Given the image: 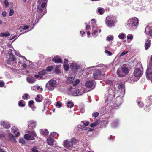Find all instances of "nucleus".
Listing matches in <instances>:
<instances>
[{"mask_svg": "<svg viewBox=\"0 0 152 152\" xmlns=\"http://www.w3.org/2000/svg\"><path fill=\"white\" fill-rule=\"evenodd\" d=\"M118 87V91L115 90V88H108L105 94L104 99L105 103L107 105L105 107L100 108L99 110L100 114L103 115L106 113H109L114 108L118 107L121 102L118 100H121L125 93V87L124 83L119 82L115 85Z\"/></svg>", "mask_w": 152, "mask_h": 152, "instance_id": "obj_1", "label": "nucleus"}, {"mask_svg": "<svg viewBox=\"0 0 152 152\" xmlns=\"http://www.w3.org/2000/svg\"><path fill=\"white\" fill-rule=\"evenodd\" d=\"M47 1L48 0H38L39 4L37 5V14H36V18L37 19L39 20L42 17L46 12Z\"/></svg>", "mask_w": 152, "mask_h": 152, "instance_id": "obj_2", "label": "nucleus"}, {"mask_svg": "<svg viewBox=\"0 0 152 152\" xmlns=\"http://www.w3.org/2000/svg\"><path fill=\"white\" fill-rule=\"evenodd\" d=\"M138 25V20L136 17L129 19L126 23V26L128 29L131 30H134Z\"/></svg>", "mask_w": 152, "mask_h": 152, "instance_id": "obj_3", "label": "nucleus"}, {"mask_svg": "<svg viewBox=\"0 0 152 152\" xmlns=\"http://www.w3.org/2000/svg\"><path fill=\"white\" fill-rule=\"evenodd\" d=\"M105 22L107 26L111 28L114 26L117 22L116 18L113 15L108 16L106 17Z\"/></svg>", "mask_w": 152, "mask_h": 152, "instance_id": "obj_4", "label": "nucleus"}, {"mask_svg": "<svg viewBox=\"0 0 152 152\" xmlns=\"http://www.w3.org/2000/svg\"><path fill=\"white\" fill-rule=\"evenodd\" d=\"M57 86L56 81L53 79L49 80L46 85V88L49 91L53 90Z\"/></svg>", "mask_w": 152, "mask_h": 152, "instance_id": "obj_5", "label": "nucleus"}, {"mask_svg": "<svg viewBox=\"0 0 152 152\" xmlns=\"http://www.w3.org/2000/svg\"><path fill=\"white\" fill-rule=\"evenodd\" d=\"M129 72L127 68L125 66H122L119 68L117 71V74L119 77H124L127 75Z\"/></svg>", "mask_w": 152, "mask_h": 152, "instance_id": "obj_6", "label": "nucleus"}, {"mask_svg": "<svg viewBox=\"0 0 152 152\" xmlns=\"http://www.w3.org/2000/svg\"><path fill=\"white\" fill-rule=\"evenodd\" d=\"M76 142V140L74 138L72 139L70 141H68L67 140H66L64 141L63 146L69 149H72L74 145L75 144Z\"/></svg>", "mask_w": 152, "mask_h": 152, "instance_id": "obj_7", "label": "nucleus"}, {"mask_svg": "<svg viewBox=\"0 0 152 152\" xmlns=\"http://www.w3.org/2000/svg\"><path fill=\"white\" fill-rule=\"evenodd\" d=\"M142 72L139 68L135 69L133 72L134 76L136 77V79H133V80L134 81H137L142 75Z\"/></svg>", "mask_w": 152, "mask_h": 152, "instance_id": "obj_8", "label": "nucleus"}, {"mask_svg": "<svg viewBox=\"0 0 152 152\" xmlns=\"http://www.w3.org/2000/svg\"><path fill=\"white\" fill-rule=\"evenodd\" d=\"M22 60L23 61V62L20 60L19 61L18 63L19 64H22V66L23 68L26 69L27 67V65L29 63V65L30 66L32 64V62L29 60H27L25 57H22Z\"/></svg>", "mask_w": 152, "mask_h": 152, "instance_id": "obj_9", "label": "nucleus"}, {"mask_svg": "<svg viewBox=\"0 0 152 152\" xmlns=\"http://www.w3.org/2000/svg\"><path fill=\"white\" fill-rule=\"evenodd\" d=\"M80 67V65L78 63H72L70 66V68L71 70L75 73L79 69Z\"/></svg>", "mask_w": 152, "mask_h": 152, "instance_id": "obj_10", "label": "nucleus"}, {"mask_svg": "<svg viewBox=\"0 0 152 152\" xmlns=\"http://www.w3.org/2000/svg\"><path fill=\"white\" fill-rule=\"evenodd\" d=\"M92 32L91 33V35L95 38L98 35L97 33L99 30V28L97 27V25L95 24V23L94 22L92 25Z\"/></svg>", "mask_w": 152, "mask_h": 152, "instance_id": "obj_11", "label": "nucleus"}, {"mask_svg": "<svg viewBox=\"0 0 152 152\" xmlns=\"http://www.w3.org/2000/svg\"><path fill=\"white\" fill-rule=\"evenodd\" d=\"M85 86L88 88H90L93 89L95 87V84L93 81L88 80L85 83Z\"/></svg>", "mask_w": 152, "mask_h": 152, "instance_id": "obj_12", "label": "nucleus"}, {"mask_svg": "<svg viewBox=\"0 0 152 152\" xmlns=\"http://www.w3.org/2000/svg\"><path fill=\"white\" fill-rule=\"evenodd\" d=\"M146 75V78L148 80L151 79L152 78V69H151L149 67H148Z\"/></svg>", "mask_w": 152, "mask_h": 152, "instance_id": "obj_13", "label": "nucleus"}, {"mask_svg": "<svg viewBox=\"0 0 152 152\" xmlns=\"http://www.w3.org/2000/svg\"><path fill=\"white\" fill-rule=\"evenodd\" d=\"M28 128L31 130L33 129L36 126V122L34 120H31L28 122Z\"/></svg>", "mask_w": 152, "mask_h": 152, "instance_id": "obj_14", "label": "nucleus"}, {"mask_svg": "<svg viewBox=\"0 0 152 152\" xmlns=\"http://www.w3.org/2000/svg\"><path fill=\"white\" fill-rule=\"evenodd\" d=\"M101 75V71L99 70H96L93 74V78L95 79H97Z\"/></svg>", "mask_w": 152, "mask_h": 152, "instance_id": "obj_15", "label": "nucleus"}, {"mask_svg": "<svg viewBox=\"0 0 152 152\" xmlns=\"http://www.w3.org/2000/svg\"><path fill=\"white\" fill-rule=\"evenodd\" d=\"M11 130V133H13L14 134H15L16 137H17L20 135V132H18V129L15 126L12 127Z\"/></svg>", "mask_w": 152, "mask_h": 152, "instance_id": "obj_16", "label": "nucleus"}, {"mask_svg": "<svg viewBox=\"0 0 152 152\" xmlns=\"http://www.w3.org/2000/svg\"><path fill=\"white\" fill-rule=\"evenodd\" d=\"M1 126H3L4 128L8 129L10 127V124L9 122L1 121Z\"/></svg>", "mask_w": 152, "mask_h": 152, "instance_id": "obj_17", "label": "nucleus"}, {"mask_svg": "<svg viewBox=\"0 0 152 152\" xmlns=\"http://www.w3.org/2000/svg\"><path fill=\"white\" fill-rule=\"evenodd\" d=\"M145 41V49L147 50L150 46L151 40H150V38L148 37L146 39Z\"/></svg>", "mask_w": 152, "mask_h": 152, "instance_id": "obj_18", "label": "nucleus"}, {"mask_svg": "<svg viewBox=\"0 0 152 152\" xmlns=\"http://www.w3.org/2000/svg\"><path fill=\"white\" fill-rule=\"evenodd\" d=\"M75 75L76 73H75L69 75L67 79L68 82L69 83L72 82V81L74 80Z\"/></svg>", "mask_w": 152, "mask_h": 152, "instance_id": "obj_19", "label": "nucleus"}, {"mask_svg": "<svg viewBox=\"0 0 152 152\" xmlns=\"http://www.w3.org/2000/svg\"><path fill=\"white\" fill-rule=\"evenodd\" d=\"M47 141L48 144L50 145L53 146L54 144V139L53 138H51L49 136L47 139Z\"/></svg>", "mask_w": 152, "mask_h": 152, "instance_id": "obj_20", "label": "nucleus"}, {"mask_svg": "<svg viewBox=\"0 0 152 152\" xmlns=\"http://www.w3.org/2000/svg\"><path fill=\"white\" fill-rule=\"evenodd\" d=\"M26 80L27 81L30 83H34L36 80V79L33 77H27Z\"/></svg>", "mask_w": 152, "mask_h": 152, "instance_id": "obj_21", "label": "nucleus"}, {"mask_svg": "<svg viewBox=\"0 0 152 152\" xmlns=\"http://www.w3.org/2000/svg\"><path fill=\"white\" fill-rule=\"evenodd\" d=\"M72 95L73 96H79L81 95V94L80 92L79 89H76L74 91H73Z\"/></svg>", "mask_w": 152, "mask_h": 152, "instance_id": "obj_22", "label": "nucleus"}, {"mask_svg": "<svg viewBox=\"0 0 152 152\" xmlns=\"http://www.w3.org/2000/svg\"><path fill=\"white\" fill-rule=\"evenodd\" d=\"M119 121L116 119L111 124V126L112 127L115 128L118 127L119 125Z\"/></svg>", "mask_w": 152, "mask_h": 152, "instance_id": "obj_23", "label": "nucleus"}, {"mask_svg": "<svg viewBox=\"0 0 152 152\" xmlns=\"http://www.w3.org/2000/svg\"><path fill=\"white\" fill-rule=\"evenodd\" d=\"M9 139L10 141L13 142H16V139L15 138L14 136H13L12 134H10L8 135Z\"/></svg>", "mask_w": 152, "mask_h": 152, "instance_id": "obj_24", "label": "nucleus"}, {"mask_svg": "<svg viewBox=\"0 0 152 152\" xmlns=\"http://www.w3.org/2000/svg\"><path fill=\"white\" fill-rule=\"evenodd\" d=\"M49 132L48 130L46 129H41L40 130V133L41 134L45 136L48 134Z\"/></svg>", "mask_w": 152, "mask_h": 152, "instance_id": "obj_25", "label": "nucleus"}, {"mask_svg": "<svg viewBox=\"0 0 152 152\" xmlns=\"http://www.w3.org/2000/svg\"><path fill=\"white\" fill-rule=\"evenodd\" d=\"M58 56H55L52 59V61L55 63H60L62 62V61L61 58H58Z\"/></svg>", "mask_w": 152, "mask_h": 152, "instance_id": "obj_26", "label": "nucleus"}, {"mask_svg": "<svg viewBox=\"0 0 152 152\" xmlns=\"http://www.w3.org/2000/svg\"><path fill=\"white\" fill-rule=\"evenodd\" d=\"M61 66L60 65L56 66L55 69V72L56 74H59L61 73L60 68Z\"/></svg>", "mask_w": 152, "mask_h": 152, "instance_id": "obj_27", "label": "nucleus"}, {"mask_svg": "<svg viewBox=\"0 0 152 152\" xmlns=\"http://www.w3.org/2000/svg\"><path fill=\"white\" fill-rule=\"evenodd\" d=\"M80 92L82 95L83 94L86 92H87L89 91V90H88L85 88L82 87L81 89H79Z\"/></svg>", "mask_w": 152, "mask_h": 152, "instance_id": "obj_28", "label": "nucleus"}, {"mask_svg": "<svg viewBox=\"0 0 152 152\" xmlns=\"http://www.w3.org/2000/svg\"><path fill=\"white\" fill-rule=\"evenodd\" d=\"M10 35V34L8 31H7L5 33H1L0 34V37H7Z\"/></svg>", "mask_w": 152, "mask_h": 152, "instance_id": "obj_29", "label": "nucleus"}, {"mask_svg": "<svg viewBox=\"0 0 152 152\" xmlns=\"http://www.w3.org/2000/svg\"><path fill=\"white\" fill-rule=\"evenodd\" d=\"M18 104L19 107H23L25 106V102L23 100H20Z\"/></svg>", "mask_w": 152, "mask_h": 152, "instance_id": "obj_30", "label": "nucleus"}, {"mask_svg": "<svg viewBox=\"0 0 152 152\" xmlns=\"http://www.w3.org/2000/svg\"><path fill=\"white\" fill-rule=\"evenodd\" d=\"M136 102L140 108H142L143 107L144 104L141 101L138 100H137Z\"/></svg>", "mask_w": 152, "mask_h": 152, "instance_id": "obj_31", "label": "nucleus"}, {"mask_svg": "<svg viewBox=\"0 0 152 152\" xmlns=\"http://www.w3.org/2000/svg\"><path fill=\"white\" fill-rule=\"evenodd\" d=\"M118 37L119 39L123 40L125 38L126 35L125 33H123L120 34Z\"/></svg>", "mask_w": 152, "mask_h": 152, "instance_id": "obj_32", "label": "nucleus"}, {"mask_svg": "<svg viewBox=\"0 0 152 152\" xmlns=\"http://www.w3.org/2000/svg\"><path fill=\"white\" fill-rule=\"evenodd\" d=\"M9 59L11 61H15L16 60V58L14 56H13L12 54H10L9 55Z\"/></svg>", "mask_w": 152, "mask_h": 152, "instance_id": "obj_33", "label": "nucleus"}, {"mask_svg": "<svg viewBox=\"0 0 152 152\" xmlns=\"http://www.w3.org/2000/svg\"><path fill=\"white\" fill-rule=\"evenodd\" d=\"M98 12L100 15H102L104 12V9L102 8H99L98 9Z\"/></svg>", "mask_w": 152, "mask_h": 152, "instance_id": "obj_34", "label": "nucleus"}, {"mask_svg": "<svg viewBox=\"0 0 152 152\" xmlns=\"http://www.w3.org/2000/svg\"><path fill=\"white\" fill-rule=\"evenodd\" d=\"M74 106V104L72 102H71L70 101H69L67 102V106L68 108H72Z\"/></svg>", "mask_w": 152, "mask_h": 152, "instance_id": "obj_35", "label": "nucleus"}, {"mask_svg": "<svg viewBox=\"0 0 152 152\" xmlns=\"http://www.w3.org/2000/svg\"><path fill=\"white\" fill-rule=\"evenodd\" d=\"M80 82V81L79 79H77L75 82H73L72 85L74 87L77 86L79 84Z\"/></svg>", "mask_w": 152, "mask_h": 152, "instance_id": "obj_36", "label": "nucleus"}, {"mask_svg": "<svg viewBox=\"0 0 152 152\" xmlns=\"http://www.w3.org/2000/svg\"><path fill=\"white\" fill-rule=\"evenodd\" d=\"M53 69V66H50L47 67L46 69V72H51Z\"/></svg>", "mask_w": 152, "mask_h": 152, "instance_id": "obj_37", "label": "nucleus"}, {"mask_svg": "<svg viewBox=\"0 0 152 152\" xmlns=\"http://www.w3.org/2000/svg\"><path fill=\"white\" fill-rule=\"evenodd\" d=\"M47 74L46 70L45 69L43 70L38 72V74L39 75H45V74Z\"/></svg>", "mask_w": 152, "mask_h": 152, "instance_id": "obj_38", "label": "nucleus"}, {"mask_svg": "<svg viewBox=\"0 0 152 152\" xmlns=\"http://www.w3.org/2000/svg\"><path fill=\"white\" fill-rule=\"evenodd\" d=\"M114 39L113 36V35H110L107 37L106 40L109 41H111Z\"/></svg>", "mask_w": 152, "mask_h": 152, "instance_id": "obj_39", "label": "nucleus"}, {"mask_svg": "<svg viewBox=\"0 0 152 152\" xmlns=\"http://www.w3.org/2000/svg\"><path fill=\"white\" fill-rule=\"evenodd\" d=\"M41 96L40 95H37V97L35 98V100L37 102H41V100H40V96Z\"/></svg>", "mask_w": 152, "mask_h": 152, "instance_id": "obj_40", "label": "nucleus"}, {"mask_svg": "<svg viewBox=\"0 0 152 152\" xmlns=\"http://www.w3.org/2000/svg\"><path fill=\"white\" fill-rule=\"evenodd\" d=\"M38 148L37 147L34 146L31 149V152H38Z\"/></svg>", "mask_w": 152, "mask_h": 152, "instance_id": "obj_41", "label": "nucleus"}, {"mask_svg": "<svg viewBox=\"0 0 152 152\" xmlns=\"http://www.w3.org/2000/svg\"><path fill=\"white\" fill-rule=\"evenodd\" d=\"M133 36L131 34H129L127 36V40H132L133 39Z\"/></svg>", "mask_w": 152, "mask_h": 152, "instance_id": "obj_42", "label": "nucleus"}, {"mask_svg": "<svg viewBox=\"0 0 152 152\" xmlns=\"http://www.w3.org/2000/svg\"><path fill=\"white\" fill-rule=\"evenodd\" d=\"M57 134L55 132H53L51 133L50 136L51 138H55L57 136Z\"/></svg>", "mask_w": 152, "mask_h": 152, "instance_id": "obj_43", "label": "nucleus"}, {"mask_svg": "<svg viewBox=\"0 0 152 152\" xmlns=\"http://www.w3.org/2000/svg\"><path fill=\"white\" fill-rule=\"evenodd\" d=\"M28 133L34 137H36L37 136L36 133L34 130L29 131L28 132Z\"/></svg>", "mask_w": 152, "mask_h": 152, "instance_id": "obj_44", "label": "nucleus"}, {"mask_svg": "<svg viewBox=\"0 0 152 152\" xmlns=\"http://www.w3.org/2000/svg\"><path fill=\"white\" fill-rule=\"evenodd\" d=\"M98 124V121H96L94 123H91L90 124V126L91 127H95Z\"/></svg>", "mask_w": 152, "mask_h": 152, "instance_id": "obj_45", "label": "nucleus"}, {"mask_svg": "<svg viewBox=\"0 0 152 152\" xmlns=\"http://www.w3.org/2000/svg\"><path fill=\"white\" fill-rule=\"evenodd\" d=\"M150 26H147L145 29V32L146 34H148V32L149 33V31L150 30Z\"/></svg>", "mask_w": 152, "mask_h": 152, "instance_id": "obj_46", "label": "nucleus"}, {"mask_svg": "<svg viewBox=\"0 0 152 152\" xmlns=\"http://www.w3.org/2000/svg\"><path fill=\"white\" fill-rule=\"evenodd\" d=\"M103 64H99L98 65L96 66H93L91 67H90L88 68V69H91V68H93L95 67H102L103 66Z\"/></svg>", "mask_w": 152, "mask_h": 152, "instance_id": "obj_47", "label": "nucleus"}, {"mask_svg": "<svg viewBox=\"0 0 152 152\" xmlns=\"http://www.w3.org/2000/svg\"><path fill=\"white\" fill-rule=\"evenodd\" d=\"M64 68L66 71H68L69 69V66L66 64H64L63 65Z\"/></svg>", "mask_w": 152, "mask_h": 152, "instance_id": "obj_48", "label": "nucleus"}, {"mask_svg": "<svg viewBox=\"0 0 152 152\" xmlns=\"http://www.w3.org/2000/svg\"><path fill=\"white\" fill-rule=\"evenodd\" d=\"M34 78H37L38 79H42L43 77L41 75H39V74L37 75H35L34 76Z\"/></svg>", "mask_w": 152, "mask_h": 152, "instance_id": "obj_49", "label": "nucleus"}, {"mask_svg": "<svg viewBox=\"0 0 152 152\" xmlns=\"http://www.w3.org/2000/svg\"><path fill=\"white\" fill-rule=\"evenodd\" d=\"M128 52V51L126 52L123 51L121 53L119 54V56L120 57H121L123 56L126 54Z\"/></svg>", "mask_w": 152, "mask_h": 152, "instance_id": "obj_50", "label": "nucleus"}, {"mask_svg": "<svg viewBox=\"0 0 152 152\" xmlns=\"http://www.w3.org/2000/svg\"><path fill=\"white\" fill-rule=\"evenodd\" d=\"M29 96V94H28L26 93L24 95L22 96V98L23 99H27Z\"/></svg>", "mask_w": 152, "mask_h": 152, "instance_id": "obj_51", "label": "nucleus"}, {"mask_svg": "<svg viewBox=\"0 0 152 152\" xmlns=\"http://www.w3.org/2000/svg\"><path fill=\"white\" fill-rule=\"evenodd\" d=\"M56 106L58 108H60L62 106L61 103L59 102H56Z\"/></svg>", "mask_w": 152, "mask_h": 152, "instance_id": "obj_52", "label": "nucleus"}, {"mask_svg": "<svg viewBox=\"0 0 152 152\" xmlns=\"http://www.w3.org/2000/svg\"><path fill=\"white\" fill-rule=\"evenodd\" d=\"M99 115V113L95 112L92 113V115L94 117H96L98 116Z\"/></svg>", "mask_w": 152, "mask_h": 152, "instance_id": "obj_53", "label": "nucleus"}, {"mask_svg": "<svg viewBox=\"0 0 152 152\" xmlns=\"http://www.w3.org/2000/svg\"><path fill=\"white\" fill-rule=\"evenodd\" d=\"M4 0V3L5 5V6L6 7H8L9 5V3L7 1V0Z\"/></svg>", "mask_w": 152, "mask_h": 152, "instance_id": "obj_54", "label": "nucleus"}, {"mask_svg": "<svg viewBox=\"0 0 152 152\" xmlns=\"http://www.w3.org/2000/svg\"><path fill=\"white\" fill-rule=\"evenodd\" d=\"M15 54L16 55H17V56H18L19 57H20L22 59V57H23L24 56H21V54H20V53H19L18 52H16L15 50Z\"/></svg>", "mask_w": 152, "mask_h": 152, "instance_id": "obj_55", "label": "nucleus"}, {"mask_svg": "<svg viewBox=\"0 0 152 152\" xmlns=\"http://www.w3.org/2000/svg\"><path fill=\"white\" fill-rule=\"evenodd\" d=\"M19 142L23 144L25 143L24 139L23 138H20L19 139Z\"/></svg>", "mask_w": 152, "mask_h": 152, "instance_id": "obj_56", "label": "nucleus"}, {"mask_svg": "<svg viewBox=\"0 0 152 152\" xmlns=\"http://www.w3.org/2000/svg\"><path fill=\"white\" fill-rule=\"evenodd\" d=\"M12 65L15 67H18V65H17V62H15V61L12 62Z\"/></svg>", "mask_w": 152, "mask_h": 152, "instance_id": "obj_57", "label": "nucleus"}, {"mask_svg": "<svg viewBox=\"0 0 152 152\" xmlns=\"http://www.w3.org/2000/svg\"><path fill=\"white\" fill-rule=\"evenodd\" d=\"M30 137V134H26L24 136V138L27 140H29V137Z\"/></svg>", "mask_w": 152, "mask_h": 152, "instance_id": "obj_58", "label": "nucleus"}, {"mask_svg": "<svg viewBox=\"0 0 152 152\" xmlns=\"http://www.w3.org/2000/svg\"><path fill=\"white\" fill-rule=\"evenodd\" d=\"M4 85V82L2 80L0 81V87H2Z\"/></svg>", "mask_w": 152, "mask_h": 152, "instance_id": "obj_59", "label": "nucleus"}, {"mask_svg": "<svg viewBox=\"0 0 152 152\" xmlns=\"http://www.w3.org/2000/svg\"><path fill=\"white\" fill-rule=\"evenodd\" d=\"M14 13V11L13 9H11L10 10L9 15L10 16L12 15Z\"/></svg>", "mask_w": 152, "mask_h": 152, "instance_id": "obj_60", "label": "nucleus"}, {"mask_svg": "<svg viewBox=\"0 0 152 152\" xmlns=\"http://www.w3.org/2000/svg\"><path fill=\"white\" fill-rule=\"evenodd\" d=\"M145 110L147 111H149L150 110V107L149 106L147 105L144 108Z\"/></svg>", "mask_w": 152, "mask_h": 152, "instance_id": "obj_61", "label": "nucleus"}, {"mask_svg": "<svg viewBox=\"0 0 152 152\" xmlns=\"http://www.w3.org/2000/svg\"><path fill=\"white\" fill-rule=\"evenodd\" d=\"M106 83L108 84L111 86L113 84V82L111 80H108L106 81Z\"/></svg>", "mask_w": 152, "mask_h": 152, "instance_id": "obj_62", "label": "nucleus"}, {"mask_svg": "<svg viewBox=\"0 0 152 152\" xmlns=\"http://www.w3.org/2000/svg\"><path fill=\"white\" fill-rule=\"evenodd\" d=\"M34 102L33 100H31L29 101L28 104L29 106H31L33 105Z\"/></svg>", "mask_w": 152, "mask_h": 152, "instance_id": "obj_63", "label": "nucleus"}, {"mask_svg": "<svg viewBox=\"0 0 152 152\" xmlns=\"http://www.w3.org/2000/svg\"><path fill=\"white\" fill-rule=\"evenodd\" d=\"M84 127L83 126L79 125L77 126V128H78L80 129L83 130H87V129H84Z\"/></svg>", "mask_w": 152, "mask_h": 152, "instance_id": "obj_64", "label": "nucleus"}]
</instances>
